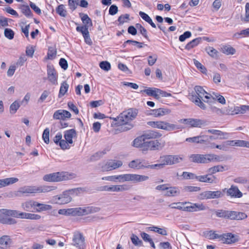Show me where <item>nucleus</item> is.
<instances>
[{"label": "nucleus", "mask_w": 249, "mask_h": 249, "mask_svg": "<svg viewBox=\"0 0 249 249\" xmlns=\"http://www.w3.org/2000/svg\"><path fill=\"white\" fill-rule=\"evenodd\" d=\"M138 113V110L134 108H130L123 111L119 116L118 118L122 123V126L120 127L118 129L121 131H127L131 129L134 125L130 122L135 119Z\"/></svg>", "instance_id": "f257e3e1"}, {"label": "nucleus", "mask_w": 249, "mask_h": 249, "mask_svg": "<svg viewBox=\"0 0 249 249\" xmlns=\"http://www.w3.org/2000/svg\"><path fill=\"white\" fill-rule=\"evenodd\" d=\"M100 208L93 206H88L86 207H77L74 208L60 209L58 213L65 215H83L99 212Z\"/></svg>", "instance_id": "f03ea898"}, {"label": "nucleus", "mask_w": 249, "mask_h": 249, "mask_svg": "<svg viewBox=\"0 0 249 249\" xmlns=\"http://www.w3.org/2000/svg\"><path fill=\"white\" fill-rule=\"evenodd\" d=\"M195 91L194 94L191 95V100L202 109L206 110L207 107L202 100L203 101L204 100H207L205 98V95H210L211 94L207 92L202 87L198 86L195 87Z\"/></svg>", "instance_id": "7ed1b4c3"}, {"label": "nucleus", "mask_w": 249, "mask_h": 249, "mask_svg": "<svg viewBox=\"0 0 249 249\" xmlns=\"http://www.w3.org/2000/svg\"><path fill=\"white\" fill-rule=\"evenodd\" d=\"M116 178V180H118L119 182L132 181L135 183L147 180L149 177L144 175L127 174L117 175Z\"/></svg>", "instance_id": "20e7f679"}, {"label": "nucleus", "mask_w": 249, "mask_h": 249, "mask_svg": "<svg viewBox=\"0 0 249 249\" xmlns=\"http://www.w3.org/2000/svg\"><path fill=\"white\" fill-rule=\"evenodd\" d=\"M69 176L67 172H58L45 175L43 179L49 182H59L69 179Z\"/></svg>", "instance_id": "39448f33"}, {"label": "nucleus", "mask_w": 249, "mask_h": 249, "mask_svg": "<svg viewBox=\"0 0 249 249\" xmlns=\"http://www.w3.org/2000/svg\"><path fill=\"white\" fill-rule=\"evenodd\" d=\"M72 198L69 196L68 192L65 191L62 194L53 196L52 201L54 204L63 205L70 202Z\"/></svg>", "instance_id": "423d86ee"}, {"label": "nucleus", "mask_w": 249, "mask_h": 249, "mask_svg": "<svg viewBox=\"0 0 249 249\" xmlns=\"http://www.w3.org/2000/svg\"><path fill=\"white\" fill-rule=\"evenodd\" d=\"M179 122L192 127H201L208 125L209 123L207 121L204 120H200L197 119H181Z\"/></svg>", "instance_id": "0eeeda50"}, {"label": "nucleus", "mask_w": 249, "mask_h": 249, "mask_svg": "<svg viewBox=\"0 0 249 249\" xmlns=\"http://www.w3.org/2000/svg\"><path fill=\"white\" fill-rule=\"evenodd\" d=\"M160 146V143L158 140L143 142L142 145V151L143 154H146L148 150H158Z\"/></svg>", "instance_id": "6e6552de"}, {"label": "nucleus", "mask_w": 249, "mask_h": 249, "mask_svg": "<svg viewBox=\"0 0 249 249\" xmlns=\"http://www.w3.org/2000/svg\"><path fill=\"white\" fill-rule=\"evenodd\" d=\"M224 195V193L221 191H207L200 194L199 198L200 199H214L222 197Z\"/></svg>", "instance_id": "1a4fd4ad"}, {"label": "nucleus", "mask_w": 249, "mask_h": 249, "mask_svg": "<svg viewBox=\"0 0 249 249\" xmlns=\"http://www.w3.org/2000/svg\"><path fill=\"white\" fill-rule=\"evenodd\" d=\"M72 244L78 249H84L86 247L85 238L82 233L75 232L73 234Z\"/></svg>", "instance_id": "9d476101"}, {"label": "nucleus", "mask_w": 249, "mask_h": 249, "mask_svg": "<svg viewBox=\"0 0 249 249\" xmlns=\"http://www.w3.org/2000/svg\"><path fill=\"white\" fill-rule=\"evenodd\" d=\"M147 160L141 159L133 160L128 165L129 168L137 170L147 169Z\"/></svg>", "instance_id": "9b49d317"}, {"label": "nucleus", "mask_w": 249, "mask_h": 249, "mask_svg": "<svg viewBox=\"0 0 249 249\" xmlns=\"http://www.w3.org/2000/svg\"><path fill=\"white\" fill-rule=\"evenodd\" d=\"M205 98L207 99V100H204V102L207 103H216V101H217L221 104L224 105L226 104V100L224 97L214 92H213L210 95H205Z\"/></svg>", "instance_id": "f8f14e48"}, {"label": "nucleus", "mask_w": 249, "mask_h": 249, "mask_svg": "<svg viewBox=\"0 0 249 249\" xmlns=\"http://www.w3.org/2000/svg\"><path fill=\"white\" fill-rule=\"evenodd\" d=\"M223 192H226L228 196L231 197L241 198L243 196L242 193L239 190L237 186L232 185L229 189L225 188Z\"/></svg>", "instance_id": "ddd939ff"}, {"label": "nucleus", "mask_w": 249, "mask_h": 249, "mask_svg": "<svg viewBox=\"0 0 249 249\" xmlns=\"http://www.w3.org/2000/svg\"><path fill=\"white\" fill-rule=\"evenodd\" d=\"M185 212H195L199 211H203L206 209V207L202 203H193L186 201Z\"/></svg>", "instance_id": "4468645a"}, {"label": "nucleus", "mask_w": 249, "mask_h": 249, "mask_svg": "<svg viewBox=\"0 0 249 249\" xmlns=\"http://www.w3.org/2000/svg\"><path fill=\"white\" fill-rule=\"evenodd\" d=\"M171 156H165L163 158L161 163L155 164H150L147 161V169H159L163 168L165 165L171 164Z\"/></svg>", "instance_id": "2eb2a0df"}, {"label": "nucleus", "mask_w": 249, "mask_h": 249, "mask_svg": "<svg viewBox=\"0 0 249 249\" xmlns=\"http://www.w3.org/2000/svg\"><path fill=\"white\" fill-rule=\"evenodd\" d=\"M189 159L192 162L197 163H207L208 154H192L189 157Z\"/></svg>", "instance_id": "dca6fc26"}, {"label": "nucleus", "mask_w": 249, "mask_h": 249, "mask_svg": "<svg viewBox=\"0 0 249 249\" xmlns=\"http://www.w3.org/2000/svg\"><path fill=\"white\" fill-rule=\"evenodd\" d=\"M123 165L121 160H113L107 162L105 165L102 166V171L106 172L118 168Z\"/></svg>", "instance_id": "f3484780"}, {"label": "nucleus", "mask_w": 249, "mask_h": 249, "mask_svg": "<svg viewBox=\"0 0 249 249\" xmlns=\"http://www.w3.org/2000/svg\"><path fill=\"white\" fill-rule=\"evenodd\" d=\"M220 240L223 243L228 244L234 243L239 241V236L231 233L223 234L220 235Z\"/></svg>", "instance_id": "a211bd4d"}, {"label": "nucleus", "mask_w": 249, "mask_h": 249, "mask_svg": "<svg viewBox=\"0 0 249 249\" xmlns=\"http://www.w3.org/2000/svg\"><path fill=\"white\" fill-rule=\"evenodd\" d=\"M47 75L49 80L53 85L57 84L56 72L53 66H47Z\"/></svg>", "instance_id": "6ab92c4d"}, {"label": "nucleus", "mask_w": 249, "mask_h": 249, "mask_svg": "<svg viewBox=\"0 0 249 249\" xmlns=\"http://www.w3.org/2000/svg\"><path fill=\"white\" fill-rule=\"evenodd\" d=\"M12 243V239L8 235H3L0 237V249H8Z\"/></svg>", "instance_id": "aec40b11"}, {"label": "nucleus", "mask_w": 249, "mask_h": 249, "mask_svg": "<svg viewBox=\"0 0 249 249\" xmlns=\"http://www.w3.org/2000/svg\"><path fill=\"white\" fill-rule=\"evenodd\" d=\"M36 203V201L34 200L27 201L21 204V207L25 211L34 212H35Z\"/></svg>", "instance_id": "412c9836"}, {"label": "nucleus", "mask_w": 249, "mask_h": 249, "mask_svg": "<svg viewBox=\"0 0 249 249\" xmlns=\"http://www.w3.org/2000/svg\"><path fill=\"white\" fill-rule=\"evenodd\" d=\"M211 175L208 174L203 176H197V180L201 182L213 183H216V178L214 176L210 177Z\"/></svg>", "instance_id": "4be33fe9"}, {"label": "nucleus", "mask_w": 249, "mask_h": 249, "mask_svg": "<svg viewBox=\"0 0 249 249\" xmlns=\"http://www.w3.org/2000/svg\"><path fill=\"white\" fill-rule=\"evenodd\" d=\"M64 137L65 140L71 144L73 143L72 138L75 137L77 135L75 129H71L66 130L64 133Z\"/></svg>", "instance_id": "5701e85b"}, {"label": "nucleus", "mask_w": 249, "mask_h": 249, "mask_svg": "<svg viewBox=\"0 0 249 249\" xmlns=\"http://www.w3.org/2000/svg\"><path fill=\"white\" fill-rule=\"evenodd\" d=\"M161 136V134L157 131L150 130L142 135V138H143L146 141L149 139H156L160 137Z\"/></svg>", "instance_id": "b1692460"}, {"label": "nucleus", "mask_w": 249, "mask_h": 249, "mask_svg": "<svg viewBox=\"0 0 249 249\" xmlns=\"http://www.w3.org/2000/svg\"><path fill=\"white\" fill-rule=\"evenodd\" d=\"M232 211H228L224 210H218L215 211V213L216 216L218 217L231 219Z\"/></svg>", "instance_id": "393cba45"}, {"label": "nucleus", "mask_w": 249, "mask_h": 249, "mask_svg": "<svg viewBox=\"0 0 249 249\" xmlns=\"http://www.w3.org/2000/svg\"><path fill=\"white\" fill-rule=\"evenodd\" d=\"M18 192L21 194L37 193V190L36 186H25L20 188Z\"/></svg>", "instance_id": "a878e982"}, {"label": "nucleus", "mask_w": 249, "mask_h": 249, "mask_svg": "<svg viewBox=\"0 0 249 249\" xmlns=\"http://www.w3.org/2000/svg\"><path fill=\"white\" fill-rule=\"evenodd\" d=\"M169 112V111L164 108H160L156 109L151 110L150 115H153L155 117H160L163 116Z\"/></svg>", "instance_id": "bb28decb"}, {"label": "nucleus", "mask_w": 249, "mask_h": 249, "mask_svg": "<svg viewBox=\"0 0 249 249\" xmlns=\"http://www.w3.org/2000/svg\"><path fill=\"white\" fill-rule=\"evenodd\" d=\"M52 209L51 205L45 204L43 203H40L37 202L36 203V206L35 209V212L40 213L43 211H46L50 210Z\"/></svg>", "instance_id": "cd10ccee"}, {"label": "nucleus", "mask_w": 249, "mask_h": 249, "mask_svg": "<svg viewBox=\"0 0 249 249\" xmlns=\"http://www.w3.org/2000/svg\"><path fill=\"white\" fill-rule=\"evenodd\" d=\"M202 41L201 37L196 38L192 41L188 42L185 46V49L187 50H190L194 47L197 46Z\"/></svg>", "instance_id": "c85d7f7f"}, {"label": "nucleus", "mask_w": 249, "mask_h": 249, "mask_svg": "<svg viewBox=\"0 0 249 249\" xmlns=\"http://www.w3.org/2000/svg\"><path fill=\"white\" fill-rule=\"evenodd\" d=\"M79 16L81 18L83 23L84 24V26H86V28H87V29H89V27H91L92 26L91 19L89 17V16L87 14L80 13Z\"/></svg>", "instance_id": "c756f323"}, {"label": "nucleus", "mask_w": 249, "mask_h": 249, "mask_svg": "<svg viewBox=\"0 0 249 249\" xmlns=\"http://www.w3.org/2000/svg\"><path fill=\"white\" fill-rule=\"evenodd\" d=\"M231 215V219L233 220H243L247 217V215L243 212H237L235 211H232Z\"/></svg>", "instance_id": "7c9ffc66"}, {"label": "nucleus", "mask_w": 249, "mask_h": 249, "mask_svg": "<svg viewBox=\"0 0 249 249\" xmlns=\"http://www.w3.org/2000/svg\"><path fill=\"white\" fill-rule=\"evenodd\" d=\"M224 170V166L218 165L209 168L207 171L209 173V175H212L217 172H223Z\"/></svg>", "instance_id": "2f4dec72"}, {"label": "nucleus", "mask_w": 249, "mask_h": 249, "mask_svg": "<svg viewBox=\"0 0 249 249\" xmlns=\"http://www.w3.org/2000/svg\"><path fill=\"white\" fill-rule=\"evenodd\" d=\"M157 89H158L148 88L146 89L141 90V92H144L148 96H153L155 98L158 99V93L157 92Z\"/></svg>", "instance_id": "473e14b6"}, {"label": "nucleus", "mask_w": 249, "mask_h": 249, "mask_svg": "<svg viewBox=\"0 0 249 249\" xmlns=\"http://www.w3.org/2000/svg\"><path fill=\"white\" fill-rule=\"evenodd\" d=\"M221 49L222 52L227 55H232L236 52L235 49L230 45H224L221 47Z\"/></svg>", "instance_id": "72a5a7b5"}, {"label": "nucleus", "mask_w": 249, "mask_h": 249, "mask_svg": "<svg viewBox=\"0 0 249 249\" xmlns=\"http://www.w3.org/2000/svg\"><path fill=\"white\" fill-rule=\"evenodd\" d=\"M0 222L3 224H7V225H15L17 224V221L11 217H4L1 215Z\"/></svg>", "instance_id": "f704fd0d"}, {"label": "nucleus", "mask_w": 249, "mask_h": 249, "mask_svg": "<svg viewBox=\"0 0 249 249\" xmlns=\"http://www.w3.org/2000/svg\"><path fill=\"white\" fill-rule=\"evenodd\" d=\"M127 190L126 185H116L110 186V192H122Z\"/></svg>", "instance_id": "c9c22d12"}, {"label": "nucleus", "mask_w": 249, "mask_h": 249, "mask_svg": "<svg viewBox=\"0 0 249 249\" xmlns=\"http://www.w3.org/2000/svg\"><path fill=\"white\" fill-rule=\"evenodd\" d=\"M21 12L27 18H32L33 16L29 6L22 5L20 8Z\"/></svg>", "instance_id": "e433bc0d"}, {"label": "nucleus", "mask_w": 249, "mask_h": 249, "mask_svg": "<svg viewBox=\"0 0 249 249\" xmlns=\"http://www.w3.org/2000/svg\"><path fill=\"white\" fill-rule=\"evenodd\" d=\"M205 51L207 53L214 58H217L218 57V51L212 47H208L205 48Z\"/></svg>", "instance_id": "4c0bfd02"}, {"label": "nucleus", "mask_w": 249, "mask_h": 249, "mask_svg": "<svg viewBox=\"0 0 249 249\" xmlns=\"http://www.w3.org/2000/svg\"><path fill=\"white\" fill-rule=\"evenodd\" d=\"M186 201L172 203V209H177L181 211H185Z\"/></svg>", "instance_id": "58836bf2"}, {"label": "nucleus", "mask_w": 249, "mask_h": 249, "mask_svg": "<svg viewBox=\"0 0 249 249\" xmlns=\"http://www.w3.org/2000/svg\"><path fill=\"white\" fill-rule=\"evenodd\" d=\"M208 163L213 161H221L223 160L222 157L213 154H208Z\"/></svg>", "instance_id": "ea45409f"}, {"label": "nucleus", "mask_w": 249, "mask_h": 249, "mask_svg": "<svg viewBox=\"0 0 249 249\" xmlns=\"http://www.w3.org/2000/svg\"><path fill=\"white\" fill-rule=\"evenodd\" d=\"M69 87V85L65 81L63 82L61 84L58 95L59 97H61V96L64 95V94L67 91Z\"/></svg>", "instance_id": "a19ab883"}, {"label": "nucleus", "mask_w": 249, "mask_h": 249, "mask_svg": "<svg viewBox=\"0 0 249 249\" xmlns=\"http://www.w3.org/2000/svg\"><path fill=\"white\" fill-rule=\"evenodd\" d=\"M183 155H176L172 156V164L181 163L184 160Z\"/></svg>", "instance_id": "79ce46f5"}, {"label": "nucleus", "mask_w": 249, "mask_h": 249, "mask_svg": "<svg viewBox=\"0 0 249 249\" xmlns=\"http://www.w3.org/2000/svg\"><path fill=\"white\" fill-rule=\"evenodd\" d=\"M66 191L68 192V194H69V196H70L71 195H73V194H75L76 195H78L79 194L85 192L86 190L84 188L79 187V188L69 189V190H68Z\"/></svg>", "instance_id": "37998d69"}, {"label": "nucleus", "mask_w": 249, "mask_h": 249, "mask_svg": "<svg viewBox=\"0 0 249 249\" xmlns=\"http://www.w3.org/2000/svg\"><path fill=\"white\" fill-rule=\"evenodd\" d=\"M2 182L3 186L9 185L17 182L18 181V178H10L1 179Z\"/></svg>", "instance_id": "c03bdc74"}, {"label": "nucleus", "mask_w": 249, "mask_h": 249, "mask_svg": "<svg viewBox=\"0 0 249 249\" xmlns=\"http://www.w3.org/2000/svg\"><path fill=\"white\" fill-rule=\"evenodd\" d=\"M145 140L142 138V135L139 137H138L134 139L133 141V146L140 148L142 150V145H143V142H144Z\"/></svg>", "instance_id": "a18cd8bd"}, {"label": "nucleus", "mask_w": 249, "mask_h": 249, "mask_svg": "<svg viewBox=\"0 0 249 249\" xmlns=\"http://www.w3.org/2000/svg\"><path fill=\"white\" fill-rule=\"evenodd\" d=\"M55 189V187L51 186H44L40 187H37V193H46L54 190Z\"/></svg>", "instance_id": "49530a36"}, {"label": "nucleus", "mask_w": 249, "mask_h": 249, "mask_svg": "<svg viewBox=\"0 0 249 249\" xmlns=\"http://www.w3.org/2000/svg\"><path fill=\"white\" fill-rule=\"evenodd\" d=\"M64 8V5L60 4L56 9V13L63 17H65L67 15V11Z\"/></svg>", "instance_id": "de8ad7c7"}, {"label": "nucleus", "mask_w": 249, "mask_h": 249, "mask_svg": "<svg viewBox=\"0 0 249 249\" xmlns=\"http://www.w3.org/2000/svg\"><path fill=\"white\" fill-rule=\"evenodd\" d=\"M234 115V108L228 106L222 109V115Z\"/></svg>", "instance_id": "09e8293b"}, {"label": "nucleus", "mask_w": 249, "mask_h": 249, "mask_svg": "<svg viewBox=\"0 0 249 249\" xmlns=\"http://www.w3.org/2000/svg\"><path fill=\"white\" fill-rule=\"evenodd\" d=\"M208 104L210 106L209 108H210V110L212 112L215 113L217 114V115H222V109L218 108L217 107H216L215 106H214V104H215V103H208Z\"/></svg>", "instance_id": "8fccbe9b"}, {"label": "nucleus", "mask_w": 249, "mask_h": 249, "mask_svg": "<svg viewBox=\"0 0 249 249\" xmlns=\"http://www.w3.org/2000/svg\"><path fill=\"white\" fill-rule=\"evenodd\" d=\"M20 107V104L17 101L13 102L10 107V112L11 114H15Z\"/></svg>", "instance_id": "3c124183"}, {"label": "nucleus", "mask_w": 249, "mask_h": 249, "mask_svg": "<svg viewBox=\"0 0 249 249\" xmlns=\"http://www.w3.org/2000/svg\"><path fill=\"white\" fill-rule=\"evenodd\" d=\"M183 178L185 179H197V176L195 174L187 172H183L181 175Z\"/></svg>", "instance_id": "603ef678"}, {"label": "nucleus", "mask_w": 249, "mask_h": 249, "mask_svg": "<svg viewBox=\"0 0 249 249\" xmlns=\"http://www.w3.org/2000/svg\"><path fill=\"white\" fill-rule=\"evenodd\" d=\"M148 229L151 231L156 232L161 235H166V231L163 229L157 227L152 226L148 227Z\"/></svg>", "instance_id": "864d4df0"}, {"label": "nucleus", "mask_w": 249, "mask_h": 249, "mask_svg": "<svg viewBox=\"0 0 249 249\" xmlns=\"http://www.w3.org/2000/svg\"><path fill=\"white\" fill-rule=\"evenodd\" d=\"M136 28L140 31L141 34L147 39H148L146 30L140 24H136Z\"/></svg>", "instance_id": "5fc2aeb1"}, {"label": "nucleus", "mask_w": 249, "mask_h": 249, "mask_svg": "<svg viewBox=\"0 0 249 249\" xmlns=\"http://www.w3.org/2000/svg\"><path fill=\"white\" fill-rule=\"evenodd\" d=\"M49 134H50L49 128H45L43 132L42 139H43L44 142L46 144H49V143L50 142Z\"/></svg>", "instance_id": "6e6d98bb"}, {"label": "nucleus", "mask_w": 249, "mask_h": 249, "mask_svg": "<svg viewBox=\"0 0 249 249\" xmlns=\"http://www.w3.org/2000/svg\"><path fill=\"white\" fill-rule=\"evenodd\" d=\"M194 62L195 66L196 68L199 69L201 72L203 73H206L207 69L206 68L202 65L199 61L196 59H194Z\"/></svg>", "instance_id": "4d7b16f0"}, {"label": "nucleus", "mask_w": 249, "mask_h": 249, "mask_svg": "<svg viewBox=\"0 0 249 249\" xmlns=\"http://www.w3.org/2000/svg\"><path fill=\"white\" fill-rule=\"evenodd\" d=\"M4 36L9 39H12L14 36V32L11 29L6 28L4 32Z\"/></svg>", "instance_id": "13d9d810"}, {"label": "nucleus", "mask_w": 249, "mask_h": 249, "mask_svg": "<svg viewBox=\"0 0 249 249\" xmlns=\"http://www.w3.org/2000/svg\"><path fill=\"white\" fill-rule=\"evenodd\" d=\"M99 66L100 68L106 71H109L111 68L110 63L107 61H102L100 63Z\"/></svg>", "instance_id": "bf43d9fd"}, {"label": "nucleus", "mask_w": 249, "mask_h": 249, "mask_svg": "<svg viewBox=\"0 0 249 249\" xmlns=\"http://www.w3.org/2000/svg\"><path fill=\"white\" fill-rule=\"evenodd\" d=\"M245 36H248L247 32L246 29L243 30L241 31L240 32L236 33L233 36V37L236 38V39H238L241 37H245Z\"/></svg>", "instance_id": "052dcab7"}, {"label": "nucleus", "mask_w": 249, "mask_h": 249, "mask_svg": "<svg viewBox=\"0 0 249 249\" xmlns=\"http://www.w3.org/2000/svg\"><path fill=\"white\" fill-rule=\"evenodd\" d=\"M131 239L133 244L135 246H142V241L139 239L137 236L134 234H132Z\"/></svg>", "instance_id": "680f3d73"}, {"label": "nucleus", "mask_w": 249, "mask_h": 249, "mask_svg": "<svg viewBox=\"0 0 249 249\" xmlns=\"http://www.w3.org/2000/svg\"><path fill=\"white\" fill-rule=\"evenodd\" d=\"M192 36V33L190 31H186L182 35L179 36V40L181 42L184 41L186 39L189 38Z\"/></svg>", "instance_id": "e2e57ef3"}, {"label": "nucleus", "mask_w": 249, "mask_h": 249, "mask_svg": "<svg viewBox=\"0 0 249 249\" xmlns=\"http://www.w3.org/2000/svg\"><path fill=\"white\" fill-rule=\"evenodd\" d=\"M79 0H69V5L72 11L76 8L77 5H79Z\"/></svg>", "instance_id": "0e129e2a"}, {"label": "nucleus", "mask_w": 249, "mask_h": 249, "mask_svg": "<svg viewBox=\"0 0 249 249\" xmlns=\"http://www.w3.org/2000/svg\"><path fill=\"white\" fill-rule=\"evenodd\" d=\"M206 236L209 239L220 238V237H221L220 235H219L218 234L215 233L214 231H207Z\"/></svg>", "instance_id": "69168bd1"}, {"label": "nucleus", "mask_w": 249, "mask_h": 249, "mask_svg": "<svg viewBox=\"0 0 249 249\" xmlns=\"http://www.w3.org/2000/svg\"><path fill=\"white\" fill-rule=\"evenodd\" d=\"M129 15L125 14L124 15H122L119 17L118 18V21L119 22V24H123L125 22V20H128L129 18Z\"/></svg>", "instance_id": "338daca9"}, {"label": "nucleus", "mask_w": 249, "mask_h": 249, "mask_svg": "<svg viewBox=\"0 0 249 249\" xmlns=\"http://www.w3.org/2000/svg\"><path fill=\"white\" fill-rule=\"evenodd\" d=\"M246 15L244 18H242L241 20L245 22L249 21V3H247L245 6Z\"/></svg>", "instance_id": "774afa93"}]
</instances>
